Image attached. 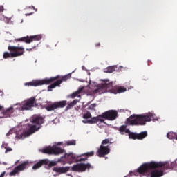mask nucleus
<instances>
[{
    "mask_svg": "<svg viewBox=\"0 0 177 177\" xmlns=\"http://www.w3.org/2000/svg\"><path fill=\"white\" fill-rule=\"evenodd\" d=\"M168 169H177V162H145L137 170L140 175L146 177H161L164 175V171Z\"/></svg>",
    "mask_w": 177,
    "mask_h": 177,
    "instance_id": "1",
    "label": "nucleus"
},
{
    "mask_svg": "<svg viewBox=\"0 0 177 177\" xmlns=\"http://www.w3.org/2000/svg\"><path fill=\"white\" fill-rule=\"evenodd\" d=\"M60 75H57V76H54L52 77H46L45 79H39L37 80H32V82H28L25 83V86H41L42 84H49L48 86V91H52L53 88H55L57 86H60L62 82H66L68 79L71 77V73H68V75H65L62 76L61 79H59Z\"/></svg>",
    "mask_w": 177,
    "mask_h": 177,
    "instance_id": "2",
    "label": "nucleus"
},
{
    "mask_svg": "<svg viewBox=\"0 0 177 177\" xmlns=\"http://www.w3.org/2000/svg\"><path fill=\"white\" fill-rule=\"evenodd\" d=\"M30 122L35 124H31L28 131L21 133V134H19H19H17V137L18 138V139H22V138H26V136H30V135H32V133H35L36 131H39L42 124H44V119L43 116H40V115H33V116H32V118H30Z\"/></svg>",
    "mask_w": 177,
    "mask_h": 177,
    "instance_id": "3",
    "label": "nucleus"
},
{
    "mask_svg": "<svg viewBox=\"0 0 177 177\" xmlns=\"http://www.w3.org/2000/svg\"><path fill=\"white\" fill-rule=\"evenodd\" d=\"M153 117L152 113L147 115H136L133 113L125 120L126 125H131V127H139V125H146V122H150Z\"/></svg>",
    "mask_w": 177,
    "mask_h": 177,
    "instance_id": "4",
    "label": "nucleus"
},
{
    "mask_svg": "<svg viewBox=\"0 0 177 177\" xmlns=\"http://www.w3.org/2000/svg\"><path fill=\"white\" fill-rule=\"evenodd\" d=\"M104 83L97 84L96 82H92L89 84V88H91L95 93L102 94L106 91H110L113 88V82H110L109 79L104 80Z\"/></svg>",
    "mask_w": 177,
    "mask_h": 177,
    "instance_id": "5",
    "label": "nucleus"
},
{
    "mask_svg": "<svg viewBox=\"0 0 177 177\" xmlns=\"http://www.w3.org/2000/svg\"><path fill=\"white\" fill-rule=\"evenodd\" d=\"M118 117V112L116 109H109L105 112H102L101 115H97V118H94L93 122H100V124H106L104 120L108 121H115Z\"/></svg>",
    "mask_w": 177,
    "mask_h": 177,
    "instance_id": "6",
    "label": "nucleus"
},
{
    "mask_svg": "<svg viewBox=\"0 0 177 177\" xmlns=\"http://www.w3.org/2000/svg\"><path fill=\"white\" fill-rule=\"evenodd\" d=\"M8 48L10 53L5 51L3 58L19 57L23 55L25 53L24 47H20L19 46H8Z\"/></svg>",
    "mask_w": 177,
    "mask_h": 177,
    "instance_id": "7",
    "label": "nucleus"
},
{
    "mask_svg": "<svg viewBox=\"0 0 177 177\" xmlns=\"http://www.w3.org/2000/svg\"><path fill=\"white\" fill-rule=\"evenodd\" d=\"M125 133H129V139H133V140H136V139H138V140H142V139H145V138L148 136L147 131L134 133V131H131V130H129V129H127V127H125Z\"/></svg>",
    "mask_w": 177,
    "mask_h": 177,
    "instance_id": "8",
    "label": "nucleus"
},
{
    "mask_svg": "<svg viewBox=\"0 0 177 177\" xmlns=\"http://www.w3.org/2000/svg\"><path fill=\"white\" fill-rule=\"evenodd\" d=\"M41 152L44 154H54L55 156H58L59 154H63L65 153V150L61 149V147H57V146H53V147H46L43 149Z\"/></svg>",
    "mask_w": 177,
    "mask_h": 177,
    "instance_id": "9",
    "label": "nucleus"
},
{
    "mask_svg": "<svg viewBox=\"0 0 177 177\" xmlns=\"http://www.w3.org/2000/svg\"><path fill=\"white\" fill-rule=\"evenodd\" d=\"M66 104L67 101L66 100H64L62 101H55L52 104H48V105H46V106H45V108L47 111H54L57 108H64V106H66Z\"/></svg>",
    "mask_w": 177,
    "mask_h": 177,
    "instance_id": "10",
    "label": "nucleus"
},
{
    "mask_svg": "<svg viewBox=\"0 0 177 177\" xmlns=\"http://www.w3.org/2000/svg\"><path fill=\"white\" fill-rule=\"evenodd\" d=\"M42 39L41 35H35L33 36H24V37H19V39H15V41H25V43H31L32 41H39Z\"/></svg>",
    "mask_w": 177,
    "mask_h": 177,
    "instance_id": "11",
    "label": "nucleus"
},
{
    "mask_svg": "<svg viewBox=\"0 0 177 177\" xmlns=\"http://www.w3.org/2000/svg\"><path fill=\"white\" fill-rule=\"evenodd\" d=\"M29 166V162L28 161H25L22 162V164H19L17 167L14 168L13 171L10 172V176H15V175H19L21 171H24Z\"/></svg>",
    "mask_w": 177,
    "mask_h": 177,
    "instance_id": "12",
    "label": "nucleus"
},
{
    "mask_svg": "<svg viewBox=\"0 0 177 177\" xmlns=\"http://www.w3.org/2000/svg\"><path fill=\"white\" fill-rule=\"evenodd\" d=\"M111 149L109 146H105L103 145V141H102L101 145L98 150L97 151V156L100 158H103L109 154Z\"/></svg>",
    "mask_w": 177,
    "mask_h": 177,
    "instance_id": "13",
    "label": "nucleus"
},
{
    "mask_svg": "<svg viewBox=\"0 0 177 177\" xmlns=\"http://www.w3.org/2000/svg\"><path fill=\"white\" fill-rule=\"evenodd\" d=\"M35 105H37L36 104V98L35 97H31L30 98H28L26 101H25L22 104V106L21 107V109L22 111L31 109L32 106H35Z\"/></svg>",
    "mask_w": 177,
    "mask_h": 177,
    "instance_id": "14",
    "label": "nucleus"
},
{
    "mask_svg": "<svg viewBox=\"0 0 177 177\" xmlns=\"http://www.w3.org/2000/svg\"><path fill=\"white\" fill-rule=\"evenodd\" d=\"M94 118H97V116H93L90 111H87L86 113H83V124H97V122H93Z\"/></svg>",
    "mask_w": 177,
    "mask_h": 177,
    "instance_id": "15",
    "label": "nucleus"
},
{
    "mask_svg": "<svg viewBox=\"0 0 177 177\" xmlns=\"http://www.w3.org/2000/svg\"><path fill=\"white\" fill-rule=\"evenodd\" d=\"M91 164H75L71 168V171L76 172H85L86 169H90Z\"/></svg>",
    "mask_w": 177,
    "mask_h": 177,
    "instance_id": "16",
    "label": "nucleus"
},
{
    "mask_svg": "<svg viewBox=\"0 0 177 177\" xmlns=\"http://www.w3.org/2000/svg\"><path fill=\"white\" fill-rule=\"evenodd\" d=\"M48 164L49 167H55V165H57V162H55V161H51L50 162H49L48 160H41L40 161H39V162L33 165L32 169H39V168H41L42 165H47Z\"/></svg>",
    "mask_w": 177,
    "mask_h": 177,
    "instance_id": "17",
    "label": "nucleus"
},
{
    "mask_svg": "<svg viewBox=\"0 0 177 177\" xmlns=\"http://www.w3.org/2000/svg\"><path fill=\"white\" fill-rule=\"evenodd\" d=\"M15 110V109L13 106H9V108H6V109H3L1 118H10L12 113H14Z\"/></svg>",
    "mask_w": 177,
    "mask_h": 177,
    "instance_id": "18",
    "label": "nucleus"
},
{
    "mask_svg": "<svg viewBox=\"0 0 177 177\" xmlns=\"http://www.w3.org/2000/svg\"><path fill=\"white\" fill-rule=\"evenodd\" d=\"M64 158L68 162V164H72L77 159V157L75 154H73V153H71L70 154L65 153L64 156Z\"/></svg>",
    "mask_w": 177,
    "mask_h": 177,
    "instance_id": "19",
    "label": "nucleus"
},
{
    "mask_svg": "<svg viewBox=\"0 0 177 177\" xmlns=\"http://www.w3.org/2000/svg\"><path fill=\"white\" fill-rule=\"evenodd\" d=\"M69 169H70L69 167H59L53 168V171L58 174H66V172H68V171H69Z\"/></svg>",
    "mask_w": 177,
    "mask_h": 177,
    "instance_id": "20",
    "label": "nucleus"
},
{
    "mask_svg": "<svg viewBox=\"0 0 177 177\" xmlns=\"http://www.w3.org/2000/svg\"><path fill=\"white\" fill-rule=\"evenodd\" d=\"M82 156H84V158H80L77 160L79 162H82V161H86L88 157H93L95 156V151H90L89 153H85L84 154H82Z\"/></svg>",
    "mask_w": 177,
    "mask_h": 177,
    "instance_id": "21",
    "label": "nucleus"
},
{
    "mask_svg": "<svg viewBox=\"0 0 177 177\" xmlns=\"http://www.w3.org/2000/svg\"><path fill=\"white\" fill-rule=\"evenodd\" d=\"M79 102V100L75 99L73 100V101H71L65 108V111H68V109H71V108H73L75 105H76Z\"/></svg>",
    "mask_w": 177,
    "mask_h": 177,
    "instance_id": "22",
    "label": "nucleus"
},
{
    "mask_svg": "<svg viewBox=\"0 0 177 177\" xmlns=\"http://www.w3.org/2000/svg\"><path fill=\"white\" fill-rule=\"evenodd\" d=\"M167 136L168 139H176V140H177V134L176 133H174V131L167 133Z\"/></svg>",
    "mask_w": 177,
    "mask_h": 177,
    "instance_id": "23",
    "label": "nucleus"
},
{
    "mask_svg": "<svg viewBox=\"0 0 177 177\" xmlns=\"http://www.w3.org/2000/svg\"><path fill=\"white\" fill-rule=\"evenodd\" d=\"M82 90H84V87H80L77 91H75V93H73L71 94V97L74 98L75 97H77L80 93H82Z\"/></svg>",
    "mask_w": 177,
    "mask_h": 177,
    "instance_id": "24",
    "label": "nucleus"
},
{
    "mask_svg": "<svg viewBox=\"0 0 177 177\" xmlns=\"http://www.w3.org/2000/svg\"><path fill=\"white\" fill-rule=\"evenodd\" d=\"M96 106H97L96 103L91 104L90 105H88L87 109L95 111H96Z\"/></svg>",
    "mask_w": 177,
    "mask_h": 177,
    "instance_id": "25",
    "label": "nucleus"
},
{
    "mask_svg": "<svg viewBox=\"0 0 177 177\" xmlns=\"http://www.w3.org/2000/svg\"><path fill=\"white\" fill-rule=\"evenodd\" d=\"M67 146H75L76 140H69V141H66Z\"/></svg>",
    "mask_w": 177,
    "mask_h": 177,
    "instance_id": "26",
    "label": "nucleus"
},
{
    "mask_svg": "<svg viewBox=\"0 0 177 177\" xmlns=\"http://www.w3.org/2000/svg\"><path fill=\"white\" fill-rule=\"evenodd\" d=\"M124 91H127V88L124 87L123 86H120L117 88V92L118 93H123Z\"/></svg>",
    "mask_w": 177,
    "mask_h": 177,
    "instance_id": "27",
    "label": "nucleus"
},
{
    "mask_svg": "<svg viewBox=\"0 0 177 177\" xmlns=\"http://www.w3.org/2000/svg\"><path fill=\"white\" fill-rule=\"evenodd\" d=\"M115 71V66H108V68H106L105 72L111 73Z\"/></svg>",
    "mask_w": 177,
    "mask_h": 177,
    "instance_id": "28",
    "label": "nucleus"
},
{
    "mask_svg": "<svg viewBox=\"0 0 177 177\" xmlns=\"http://www.w3.org/2000/svg\"><path fill=\"white\" fill-rule=\"evenodd\" d=\"M127 126L126 124H122L120 127L119 128L120 132L122 133V132H125Z\"/></svg>",
    "mask_w": 177,
    "mask_h": 177,
    "instance_id": "29",
    "label": "nucleus"
},
{
    "mask_svg": "<svg viewBox=\"0 0 177 177\" xmlns=\"http://www.w3.org/2000/svg\"><path fill=\"white\" fill-rule=\"evenodd\" d=\"M110 143V138H105L104 140H102V145L106 146V145H109Z\"/></svg>",
    "mask_w": 177,
    "mask_h": 177,
    "instance_id": "30",
    "label": "nucleus"
},
{
    "mask_svg": "<svg viewBox=\"0 0 177 177\" xmlns=\"http://www.w3.org/2000/svg\"><path fill=\"white\" fill-rule=\"evenodd\" d=\"M6 149V153H9L10 151H12V149L11 147H5Z\"/></svg>",
    "mask_w": 177,
    "mask_h": 177,
    "instance_id": "31",
    "label": "nucleus"
},
{
    "mask_svg": "<svg viewBox=\"0 0 177 177\" xmlns=\"http://www.w3.org/2000/svg\"><path fill=\"white\" fill-rule=\"evenodd\" d=\"M4 8H3V6H0V12L1 11H3Z\"/></svg>",
    "mask_w": 177,
    "mask_h": 177,
    "instance_id": "32",
    "label": "nucleus"
},
{
    "mask_svg": "<svg viewBox=\"0 0 177 177\" xmlns=\"http://www.w3.org/2000/svg\"><path fill=\"white\" fill-rule=\"evenodd\" d=\"M6 175V172H3L1 175L0 177H4Z\"/></svg>",
    "mask_w": 177,
    "mask_h": 177,
    "instance_id": "33",
    "label": "nucleus"
},
{
    "mask_svg": "<svg viewBox=\"0 0 177 177\" xmlns=\"http://www.w3.org/2000/svg\"><path fill=\"white\" fill-rule=\"evenodd\" d=\"M33 48H26V51H32Z\"/></svg>",
    "mask_w": 177,
    "mask_h": 177,
    "instance_id": "34",
    "label": "nucleus"
},
{
    "mask_svg": "<svg viewBox=\"0 0 177 177\" xmlns=\"http://www.w3.org/2000/svg\"><path fill=\"white\" fill-rule=\"evenodd\" d=\"M95 46H96L97 47H99V46H100V43H96Z\"/></svg>",
    "mask_w": 177,
    "mask_h": 177,
    "instance_id": "35",
    "label": "nucleus"
},
{
    "mask_svg": "<svg viewBox=\"0 0 177 177\" xmlns=\"http://www.w3.org/2000/svg\"><path fill=\"white\" fill-rule=\"evenodd\" d=\"M3 106H2V105H0V111H3Z\"/></svg>",
    "mask_w": 177,
    "mask_h": 177,
    "instance_id": "36",
    "label": "nucleus"
},
{
    "mask_svg": "<svg viewBox=\"0 0 177 177\" xmlns=\"http://www.w3.org/2000/svg\"><path fill=\"white\" fill-rule=\"evenodd\" d=\"M0 94H1V95H2L3 94V92L1 90H0Z\"/></svg>",
    "mask_w": 177,
    "mask_h": 177,
    "instance_id": "37",
    "label": "nucleus"
},
{
    "mask_svg": "<svg viewBox=\"0 0 177 177\" xmlns=\"http://www.w3.org/2000/svg\"><path fill=\"white\" fill-rule=\"evenodd\" d=\"M31 15V14H27V13L26 14V15Z\"/></svg>",
    "mask_w": 177,
    "mask_h": 177,
    "instance_id": "38",
    "label": "nucleus"
},
{
    "mask_svg": "<svg viewBox=\"0 0 177 177\" xmlns=\"http://www.w3.org/2000/svg\"><path fill=\"white\" fill-rule=\"evenodd\" d=\"M80 157L81 158V157H82V156H80Z\"/></svg>",
    "mask_w": 177,
    "mask_h": 177,
    "instance_id": "39",
    "label": "nucleus"
},
{
    "mask_svg": "<svg viewBox=\"0 0 177 177\" xmlns=\"http://www.w3.org/2000/svg\"><path fill=\"white\" fill-rule=\"evenodd\" d=\"M176 161H177V160H176Z\"/></svg>",
    "mask_w": 177,
    "mask_h": 177,
    "instance_id": "40",
    "label": "nucleus"
}]
</instances>
